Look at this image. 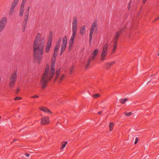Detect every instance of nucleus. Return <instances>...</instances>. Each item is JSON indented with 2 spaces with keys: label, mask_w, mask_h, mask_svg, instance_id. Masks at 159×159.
Masks as SVG:
<instances>
[{
  "label": "nucleus",
  "mask_w": 159,
  "mask_h": 159,
  "mask_svg": "<svg viewBox=\"0 0 159 159\" xmlns=\"http://www.w3.org/2000/svg\"><path fill=\"white\" fill-rule=\"evenodd\" d=\"M40 36L39 34L37 35L33 45L34 58L38 63L40 62L42 58L45 41L44 37L40 38Z\"/></svg>",
  "instance_id": "1"
},
{
  "label": "nucleus",
  "mask_w": 159,
  "mask_h": 159,
  "mask_svg": "<svg viewBox=\"0 0 159 159\" xmlns=\"http://www.w3.org/2000/svg\"><path fill=\"white\" fill-rule=\"evenodd\" d=\"M55 59H52L51 69L49 71H48L49 69L48 65H47L46 67L45 71L41 82L43 88H45L47 81L51 79L55 74V69L54 67L55 65Z\"/></svg>",
  "instance_id": "2"
},
{
  "label": "nucleus",
  "mask_w": 159,
  "mask_h": 159,
  "mask_svg": "<svg viewBox=\"0 0 159 159\" xmlns=\"http://www.w3.org/2000/svg\"><path fill=\"white\" fill-rule=\"evenodd\" d=\"M77 19L75 17L73 18L72 22V35L69 41V50H71L73 47L74 39L76 35L77 30Z\"/></svg>",
  "instance_id": "3"
},
{
  "label": "nucleus",
  "mask_w": 159,
  "mask_h": 159,
  "mask_svg": "<svg viewBox=\"0 0 159 159\" xmlns=\"http://www.w3.org/2000/svg\"><path fill=\"white\" fill-rule=\"evenodd\" d=\"M97 29V24L96 22H94L90 30V33H89V44H90L91 43V41L92 39L93 34V32L95 30H96Z\"/></svg>",
  "instance_id": "4"
},
{
  "label": "nucleus",
  "mask_w": 159,
  "mask_h": 159,
  "mask_svg": "<svg viewBox=\"0 0 159 159\" xmlns=\"http://www.w3.org/2000/svg\"><path fill=\"white\" fill-rule=\"evenodd\" d=\"M108 44L106 43L103 47L101 55V61H104L106 60L105 57L108 52Z\"/></svg>",
  "instance_id": "5"
},
{
  "label": "nucleus",
  "mask_w": 159,
  "mask_h": 159,
  "mask_svg": "<svg viewBox=\"0 0 159 159\" xmlns=\"http://www.w3.org/2000/svg\"><path fill=\"white\" fill-rule=\"evenodd\" d=\"M16 78L17 74L16 72L12 74L10 78L9 86L11 89L13 87Z\"/></svg>",
  "instance_id": "6"
},
{
  "label": "nucleus",
  "mask_w": 159,
  "mask_h": 159,
  "mask_svg": "<svg viewBox=\"0 0 159 159\" xmlns=\"http://www.w3.org/2000/svg\"><path fill=\"white\" fill-rule=\"evenodd\" d=\"M7 21V18L5 17L2 18L0 20V33L3 30L5 27Z\"/></svg>",
  "instance_id": "7"
},
{
  "label": "nucleus",
  "mask_w": 159,
  "mask_h": 159,
  "mask_svg": "<svg viewBox=\"0 0 159 159\" xmlns=\"http://www.w3.org/2000/svg\"><path fill=\"white\" fill-rule=\"evenodd\" d=\"M67 43V39L66 36H65L62 39V43L61 45V50L62 52H64L66 47V45Z\"/></svg>",
  "instance_id": "8"
},
{
  "label": "nucleus",
  "mask_w": 159,
  "mask_h": 159,
  "mask_svg": "<svg viewBox=\"0 0 159 159\" xmlns=\"http://www.w3.org/2000/svg\"><path fill=\"white\" fill-rule=\"evenodd\" d=\"M119 32H117L116 33L114 38L115 41L114 42V46L112 50V52L113 53L115 51V49L117 47V40L119 37Z\"/></svg>",
  "instance_id": "9"
},
{
  "label": "nucleus",
  "mask_w": 159,
  "mask_h": 159,
  "mask_svg": "<svg viewBox=\"0 0 159 159\" xmlns=\"http://www.w3.org/2000/svg\"><path fill=\"white\" fill-rule=\"evenodd\" d=\"M49 123V117L48 116L42 117L41 119V123L42 125L48 124Z\"/></svg>",
  "instance_id": "10"
},
{
  "label": "nucleus",
  "mask_w": 159,
  "mask_h": 159,
  "mask_svg": "<svg viewBox=\"0 0 159 159\" xmlns=\"http://www.w3.org/2000/svg\"><path fill=\"white\" fill-rule=\"evenodd\" d=\"M29 11H26L25 13V20L24 21V26H25V25L26 24V23L27 21L28 20V16H29Z\"/></svg>",
  "instance_id": "11"
},
{
  "label": "nucleus",
  "mask_w": 159,
  "mask_h": 159,
  "mask_svg": "<svg viewBox=\"0 0 159 159\" xmlns=\"http://www.w3.org/2000/svg\"><path fill=\"white\" fill-rule=\"evenodd\" d=\"M52 46V43L50 42H47V45L46 46L45 48V51L47 53L48 52H49L50 48Z\"/></svg>",
  "instance_id": "12"
},
{
  "label": "nucleus",
  "mask_w": 159,
  "mask_h": 159,
  "mask_svg": "<svg viewBox=\"0 0 159 159\" xmlns=\"http://www.w3.org/2000/svg\"><path fill=\"white\" fill-rule=\"evenodd\" d=\"M39 109L43 111L45 113H51V112L47 108L44 107H41L39 108Z\"/></svg>",
  "instance_id": "13"
},
{
  "label": "nucleus",
  "mask_w": 159,
  "mask_h": 159,
  "mask_svg": "<svg viewBox=\"0 0 159 159\" xmlns=\"http://www.w3.org/2000/svg\"><path fill=\"white\" fill-rule=\"evenodd\" d=\"M98 50L97 49H95L92 54V57L91 59L92 60H94L95 59V57L97 54Z\"/></svg>",
  "instance_id": "14"
},
{
  "label": "nucleus",
  "mask_w": 159,
  "mask_h": 159,
  "mask_svg": "<svg viewBox=\"0 0 159 159\" xmlns=\"http://www.w3.org/2000/svg\"><path fill=\"white\" fill-rule=\"evenodd\" d=\"M19 0H14L11 4V7L15 8V7L17 4Z\"/></svg>",
  "instance_id": "15"
},
{
  "label": "nucleus",
  "mask_w": 159,
  "mask_h": 159,
  "mask_svg": "<svg viewBox=\"0 0 159 159\" xmlns=\"http://www.w3.org/2000/svg\"><path fill=\"white\" fill-rule=\"evenodd\" d=\"M85 32V26H82L81 27L80 30V34L82 35Z\"/></svg>",
  "instance_id": "16"
},
{
  "label": "nucleus",
  "mask_w": 159,
  "mask_h": 159,
  "mask_svg": "<svg viewBox=\"0 0 159 159\" xmlns=\"http://www.w3.org/2000/svg\"><path fill=\"white\" fill-rule=\"evenodd\" d=\"M52 32H50V34L49 35V36L48 37V42H50L52 43Z\"/></svg>",
  "instance_id": "17"
},
{
  "label": "nucleus",
  "mask_w": 159,
  "mask_h": 159,
  "mask_svg": "<svg viewBox=\"0 0 159 159\" xmlns=\"http://www.w3.org/2000/svg\"><path fill=\"white\" fill-rule=\"evenodd\" d=\"M14 10V8L11 7H10L9 12V15L11 16Z\"/></svg>",
  "instance_id": "18"
},
{
  "label": "nucleus",
  "mask_w": 159,
  "mask_h": 159,
  "mask_svg": "<svg viewBox=\"0 0 159 159\" xmlns=\"http://www.w3.org/2000/svg\"><path fill=\"white\" fill-rule=\"evenodd\" d=\"M114 124L113 122H110L109 124V128L110 131H111L113 129Z\"/></svg>",
  "instance_id": "19"
},
{
  "label": "nucleus",
  "mask_w": 159,
  "mask_h": 159,
  "mask_svg": "<svg viewBox=\"0 0 159 159\" xmlns=\"http://www.w3.org/2000/svg\"><path fill=\"white\" fill-rule=\"evenodd\" d=\"M128 100L127 98H125L124 99H121L120 100V102L122 104H124Z\"/></svg>",
  "instance_id": "20"
},
{
  "label": "nucleus",
  "mask_w": 159,
  "mask_h": 159,
  "mask_svg": "<svg viewBox=\"0 0 159 159\" xmlns=\"http://www.w3.org/2000/svg\"><path fill=\"white\" fill-rule=\"evenodd\" d=\"M60 69V68H58L57 70L56 73V77L57 78L59 77Z\"/></svg>",
  "instance_id": "21"
},
{
  "label": "nucleus",
  "mask_w": 159,
  "mask_h": 159,
  "mask_svg": "<svg viewBox=\"0 0 159 159\" xmlns=\"http://www.w3.org/2000/svg\"><path fill=\"white\" fill-rule=\"evenodd\" d=\"M59 47L60 46L56 45L54 49V52H57L58 50Z\"/></svg>",
  "instance_id": "22"
},
{
  "label": "nucleus",
  "mask_w": 159,
  "mask_h": 159,
  "mask_svg": "<svg viewBox=\"0 0 159 159\" xmlns=\"http://www.w3.org/2000/svg\"><path fill=\"white\" fill-rule=\"evenodd\" d=\"M61 38H60L58 40V41H57L56 44V45H59V46H60V43H61Z\"/></svg>",
  "instance_id": "23"
},
{
  "label": "nucleus",
  "mask_w": 159,
  "mask_h": 159,
  "mask_svg": "<svg viewBox=\"0 0 159 159\" xmlns=\"http://www.w3.org/2000/svg\"><path fill=\"white\" fill-rule=\"evenodd\" d=\"M125 115L126 116H129L132 114V113L131 112H129L127 113L126 112H125L124 113Z\"/></svg>",
  "instance_id": "24"
},
{
  "label": "nucleus",
  "mask_w": 159,
  "mask_h": 159,
  "mask_svg": "<svg viewBox=\"0 0 159 159\" xmlns=\"http://www.w3.org/2000/svg\"><path fill=\"white\" fill-rule=\"evenodd\" d=\"M67 143V142H64V144H62V147L61 148V149H63L65 148V147L66 145V144Z\"/></svg>",
  "instance_id": "25"
},
{
  "label": "nucleus",
  "mask_w": 159,
  "mask_h": 159,
  "mask_svg": "<svg viewBox=\"0 0 159 159\" xmlns=\"http://www.w3.org/2000/svg\"><path fill=\"white\" fill-rule=\"evenodd\" d=\"M25 1L23 0L20 7H24V6L25 3Z\"/></svg>",
  "instance_id": "26"
},
{
  "label": "nucleus",
  "mask_w": 159,
  "mask_h": 159,
  "mask_svg": "<svg viewBox=\"0 0 159 159\" xmlns=\"http://www.w3.org/2000/svg\"><path fill=\"white\" fill-rule=\"evenodd\" d=\"M100 96L99 94H95L93 95V97L94 98H97L98 97H99Z\"/></svg>",
  "instance_id": "27"
},
{
  "label": "nucleus",
  "mask_w": 159,
  "mask_h": 159,
  "mask_svg": "<svg viewBox=\"0 0 159 159\" xmlns=\"http://www.w3.org/2000/svg\"><path fill=\"white\" fill-rule=\"evenodd\" d=\"M23 12H23V11H20V12H19V16H23Z\"/></svg>",
  "instance_id": "28"
},
{
  "label": "nucleus",
  "mask_w": 159,
  "mask_h": 159,
  "mask_svg": "<svg viewBox=\"0 0 159 159\" xmlns=\"http://www.w3.org/2000/svg\"><path fill=\"white\" fill-rule=\"evenodd\" d=\"M21 99V98L20 97H16L15 98V100H19Z\"/></svg>",
  "instance_id": "29"
},
{
  "label": "nucleus",
  "mask_w": 159,
  "mask_h": 159,
  "mask_svg": "<svg viewBox=\"0 0 159 159\" xmlns=\"http://www.w3.org/2000/svg\"><path fill=\"white\" fill-rule=\"evenodd\" d=\"M138 141V138L136 137L135 138V142L134 143V144H136L137 143Z\"/></svg>",
  "instance_id": "30"
},
{
  "label": "nucleus",
  "mask_w": 159,
  "mask_h": 159,
  "mask_svg": "<svg viewBox=\"0 0 159 159\" xmlns=\"http://www.w3.org/2000/svg\"><path fill=\"white\" fill-rule=\"evenodd\" d=\"M24 7H20V11H22L24 12Z\"/></svg>",
  "instance_id": "31"
},
{
  "label": "nucleus",
  "mask_w": 159,
  "mask_h": 159,
  "mask_svg": "<svg viewBox=\"0 0 159 159\" xmlns=\"http://www.w3.org/2000/svg\"><path fill=\"white\" fill-rule=\"evenodd\" d=\"M38 97L39 96H37V95H34L31 97V98H38Z\"/></svg>",
  "instance_id": "32"
},
{
  "label": "nucleus",
  "mask_w": 159,
  "mask_h": 159,
  "mask_svg": "<svg viewBox=\"0 0 159 159\" xmlns=\"http://www.w3.org/2000/svg\"><path fill=\"white\" fill-rule=\"evenodd\" d=\"M64 78V75H62L61 76V78H60V80H62Z\"/></svg>",
  "instance_id": "33"
},
{
  "label": "nucleus",
  "mask_w": 159,
  "mask_h": 159,
  "mask_svg": "<svg viewBox=\"0 0 159 159\" xmlns=\"http://www.w3.org/2000/svg\"><path fill=\"white\" fill-rule=\"evenodd\" d=\"M54 52V56L55 57H56L57 56V53L56 52Z\"/></svg>",
  "instance_id": "34"
},
{
  "label": "nucleus",
  "mask_w": 159,
  "mask_h": 159,
  "mask_svg": "<svg viewBox=\"0 0 159 159\" xmlns=\"http://www.w3.org/2000/svg\"><path fill=\"white\" fill-rule=\"evenodd\" d=\"M90 62V60H88V62H87V67L89 66V64Z\"/></svg>",
  "instance_id": "35"
},
{
  "label": "nucleus",
  "mask_w": 159,
  "mask_h": 159,
  "mask_svg": "<svg viewBox=\"0 0 159 159\" xmlns=\"http://www.w3.org/2000/svg\"><path fill=\"white\" fill-rule=\"evenodd\" d=\"M114 63V62H110V63H108V64L109 66H111Z\"/></svg>",
  "instance_id": "36"
},
{
  "label": "nucleus",
  "mask_w": 159,
  "mask_h": 159,
  "mask_svg": "<svg viewBox=\"0 0 159 159\" xmlns=\"http://www.w3.org/2000/svg\"><path fill=\"white\" fill-rule=\"evenodd\" d=\"M25 155L27 157H28L30 156L29 154L28 153H26Z\"/></svg>",
  "instance_id": "37"
},
{
  "label": "nucleus",
  "mask_w": 159,
  "mask_h": 159,
  "mask_svg": "<svg viewBox=\"0 0 159 159\" xmlns=\"http://www.w3.org/2000/svg\"><path fill=\"white\" fill-rule=\"evenodd\" d=\"M30 9V7H28L26 11H29Z\"/></svg>",
  "instance_id": "38"
},
{
  "label": "nucleus",
  "mask_w": 159,
  "mask_h": 159,
  "mask_svg": "<svg viewBox=\"0 0 159 159\" xmlns=\"http://www.w3.org/2000/svg\"><path fill=\"white\" fill-rule=\"evenodd\" d=\"M63 52H62L61 50V52H60V55H62V54H63Z\"/></svg>",
  "instance_id": "39"
},
{
  "label": "nucleus",
  "mask_w": 159,
  "mask_h": 159,
  "mask_svg": "<svg viewBox=\"0 0 159 159\" xmlns=\"http://www.w3.org/2000/svg\"><path fill=\"white\" fill-rule=\"evenodd\" d=\"M143 0V2L144 3H145V2H146V1H147V0Z\"/></svg>",
  "instance_id": "40"
},
{
  "label": "nucleus",
  "mask_w": 159,
  "mask_h": 159,
  "mask_svg": "<svg viewBox=\"0 0 159 159\" xmlns=\"http://www.w3.org/2000/svg\"><path fill=\"white\" fill-rule=\"evenodd\" d=\"M101 113H102V111H100L98 113L99 114H100Z\"/></svg>",
  "instance_id": "41"
},
{
  "label": "nucleus",
  "mask_w": 159,
  "mask_h": 159,
  "mask_svg": "<svg viewBox=\"0 0 159 159\" xmlns=\"http://www.w3.org/2000/svg\"><path fill=\"white\" fill-rule=\"evenodd\" d=\"M19 90V89H18L17 90L16 93H17Z\"/></svg>",
  "instance_id": "42"
},
{
  "label": "nucleus",
  "mask_w": 159,
  "mask_h": 159,
  "mask_svg": "<svg viewBox=\"0 0 159 159\" xmlns=\"http://www.w3.org/2000/svg\"><path fill=\"white\" fill-rule=\"evenodd\" d=\"M16 139L14 140H13V142H14L15 141H16Z\"/></svg>",
  "instance_id": "43"
},
{
  "label": "nucleus",
  "mask_w": 159,
  "mask_h": 159,
  "mask_svg": "<svg viewBox=\"0 0 159 159\" xmlns=\"http://www.w3.org/2000/svg\"><path fill=\"white\" fill-rule=\"evenodd\" d=\"M159 19V17H157L156 19Z\"/></svg>",
  "instance_id": "44"
},
{
  "label": "nucleus",
  "mask_w": 159,
  "mask_h": 159,
  "mask_svg": "<svg viewBox=\"0 0 159 159\" xmlns=\"http://www.w3.org/2000/svg\"><path fill=\"white\" fill-rule=\"evenodd\" d=\"M25 31V29H24L23 30V31Z\"/></svg>",
  "instance_id": "45"
},
{
  "label": "nucleus",
  "mask_w": 159,
  "mask_h": 159,
  "mask_svg": "<svg viewBox=\"0 0 159 159\" xmlns=\"http://www.w3.org/2000/svg\"><path fill=\"white\" fill-rule=\"evenodd\" d=\"M122 30H120V32H122Z\"/></svg>",
  "instance_id": "46"
},
{
  "label": "nucleus",
  "mask_w": 159,
  "mask_h": 159,
  "mask_svg": "<svg viewBox=\"0 0 159 159\" xmlns=\"http://www.w3.org/2000/svg\"><path fill=\"white\" fill-rule=\"evenodd\" d=\"M130 3H131V2H129V5H130Z\"/></svg>",
  "instance_id": "47"
},
{
  "label": "nucleus",
  "mask_w": 159,
  "mask_h": 159,
  "mask_svg": "<svg viewBox=\"0 0 159 159\" xmlns=\"http://www.w3.org/2000/svg\"><path fill=\"white\" fill-rule=\"evenodd\" d=\"M23 0L26 1L27 0Z\"/></svg>",
  "instance_id": "48"
},
{
  "label": "nucleus",
  "mask_w": 159,
  "mask_h": 159,
  "mask_svg": "<svg viewBox=\"0 0 159 159\" xmlns=\"http://www.w3.org/2000/svg\"><path fill=\"white\" fill-rule=\"evenodd\" d=\"M158 56H159V53L158 54Z\"/></svg>",
  "instance_id": "49"
},
{
  "label": "nucleus",
  "mask_w": 159,
  "mask_h": 159,
  "mask_svg": "<svg viewBox=\"0 0 159 159\" xmlns=\"http://www.w3.org/2000/svg\"><path fill=\"white\" fill-rule=\"evenodd\" d=\"M1 118V116H0V119Z\"/></svg>",
  "instance_id": "50"
}]
</instances>
